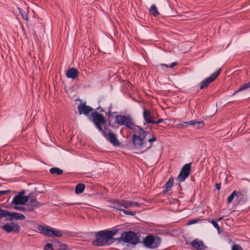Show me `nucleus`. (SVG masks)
Returning a JSON list of instances; mask_svg holds the SVG:
<instances>
[{
    "label": "nucleus",
    "instance_id": "obj_29",
    "mask_svg": "<svg viewBox=\"0 0 250 250\" xmlns=\"http://www.w3.org/2000/svg\"><path fill=\"white\" fill-rule=\"evenodd\" d=\"M47 226L39 225L37 227L38 231L41 234L44 235L45 229L47 227Z\"/></svg>",
    "mask_w": 250,
    "mask_h": 250
},
{
    "label": "nucleus",
    "instance_id": "obj_40",
    "mask_svg": "<svg viewBox=\"0 0 250 250\" xmlns=\"http://www.w3.org/2000/svg\"><path fill=\"white\" fill-rule=\"evenodd\" d=\"M198 221V219H193L189 221L188 223V225H192L195 223H197Z\"/></svg>",
    "mask_w": 250,
    "mask_h": 250
},
{
    "label": "nucleus",
    "instance_id": "obj_7",
    "mask_svg": "<svg viewBox=\"0 0 250 250\" xmlns=\"http://www.w3.org/2000/svg\"><path fill=\"white\" fill-rule=\"evenodd\" d=\"M145 245L149 248L154 249L157 248L160 244V239L158 237H155L152 235L146 236L144 240Z\"/></svg>",
    "mask_w": 250,
    "mask_h": 250
},
{
    "label": "nucleus",
    "instance_id": "obj_5",
    "mask_svg": "<svg viewBox=\"0 0 250 250\" xmlns=\"http://www.w3.org/2000/svg\"><path fill=\"white\" fill-rule=\"evenodd\" d=\"M89 119L94 122L99 130L103 131L102 125L105 124V121L102 115L96 112H92V115L89 117Z\"/></svg>",
    "mask_w": 250,
    "mask_h": 250
},
{
    "label": "nucleus",
    "instance_id": "obj_41",
    "mask_svg": "<svg viewBox=\"0 0 250 250\" xmlns=\"http://www.w3.org/2000/svg\"><path fill=\"white\" fill-rule=\"evenodd\" d=\"M156 137L153 135L152 138H150L149 140H148V142L150 143H153V142H155L156 141Z\"/></svg>",
    "mask_w": 250,
    "mask_h": 250
},
{
    "label": "nucleus",
    "instance_id": "obj_13",
    "mask_svg": "<svg viewBox=\"0 0 250 250\" xmlns=\"http://www.w3.org/2000/svg\"><path fill=\"white\" fill-rule=\"evenodd\" d=\"M123 125H125L126 127L131 129L133 131L134 130H136V131L140 130V127L134 125L133 123L132 119L129 116L126 117V119L125 120Z\"/></svg>",
    "mask_w": 250,
    "mask_h": 250
},
{
    "label": "nucleus",
    "instance_id": "obj_21",
    "mask_svg": "<svg viewBox=\"0 0 250 250\" xmlns=\"http://www.w3.org/2000/svg\"><path fill=\"white\" fill-rule=\"evenodd\" d=\"M54 244L55 246L58 248V250H71L65 244L60 242H57Z\"/></svg>",
    "mask_w": 250,
    "mask_h": 250
},
{
    "label": "nucleus",
    "instance_id": "obj_31",
    "mask_svg": "<svg viewBox=\"0 0 250 250\" xmlns=\"http://www.w3.org/2000/svg\"><path fill=\"white\" fill-rule=\"evenodd\" d=\"M237 194V193L235 191H233V192L229 196L228 198V202L230 203L232 202L233 199H234V196Z\"/></svg>",
    "mask_w": 250,
    "mask_h": 250
},
{
    "label": "nucleus",
    "instance_id": "obj_10",
    "mask_svg": "<svg viewBox=\"0 0 250 250\" xmlns=\"http://www.w3.org/2000/svg\"><path fill=\"white\" fill-rule=\"evenodd\" d=\"M1 228L7 233L16 232L19 230L20 227L17 224L11 222L5 224Z\"/></svg>",
    "mask_w": 250,
    "mask_h": 250
},
{
    "label": "nucleus",
    "instance_id": "obj_25",
    "mask_svg": "<svg viewBox=\"0 0 250 250\" xmlns=\"http://www.w3.org/2000/svg\"><path fill=\"white\" fill-rule=\"evenodd\" d=\"M250 87V82H249L248 83H244L242 85V86L236 91L233 93V95H235L237 92L242 91L243 90H244L245 89H247Z\"/></svg>",
    "mask_w": 250,
    "mask_h": 250
},
{
    "label": "nucleus",
    "instance_id": "obj_4",
    "mask_svg": "<svg viewBox=\"0 0 250 250\" xmlns=\"http://www.w3.org/2000/svg\"><path fill=\"white\" fill-rule=\"evenodd\" d=\"M113 207L120 210H123V208H128L131 207H139V204L136 202L121 200L120 201L115 200L113 203Z\"/></svg>",
    "mask_w": 250,
    "mask_h": 250
},
{
    "label": "nucleus",
    "instance_id": "obj_45",
    "mask_svg": "<svg viewBox=\"0 0 250 250\" xmlns=\"http://www.w3.org/2000/svg\"><path fill=\"white\" fill-rule=\"evenodd\" d=\"M65 205L66 206H70V205H78V203H72V204H68V203H66Z\"/></svg>",
    "mask_w": 250,
    "mask_h": 250
},
{
    "label": "nucleus",
    "instance_id": "obj_22",
    "mask_svg": "<svg viewBox=\"0 0 250 250\" xmlns=\"http://www.w3.org/2000/svg\"><path fill=\"white\" fill-rule=\"evenodd\" d=\"M84 188H85V186L83 184H79L76 187L75 192L77 194L81 193L83 191Z\"/></svg>",
    "mask_w": 250,
    "mask_h": 250
},
{
    "label": "nucleus",
    "instance_id": "obj_23",
    "mask_svg": "<svg viewBox=\"0 0 250 250\" xmlns=\"http://www.w3.org/2000/svg\"><path fill=\"white\" fill-rule=\"evenodd\" d=\"M173 179L172 178H170L169 180L166 183V185L164 186V188L165 189L166 191H167L169 190L173 185Z\"/></svg>",
    "mask_w": 250,
    "mask_h": 250
},
{
    "label": "nucleus",
    "instance_id": "obj_8",
    "mask_svg": "<svg viewBox=\"0 0 250 250\" xmlns=\"http://www.w3.org/2000/svg\"><path fill=\"white\" fill-rule=\"evenodd\" d=\"M191 166L190 164L185 165L182 168L181 171L178 176V179L183 182L189 176Z\"/></svg>",
    "mask_w": 250,
    "mask_h": 250
},
{
    "label": "nucleus",
    "instance_id": "obj_37",
    "mask_svg": "<svg viewBox=\"0 0 250 250\" xmlns=\"http://www.w3.org/2000/svg\"><path fill=\"white\" fill-rule=\"evenodd\" d=\"M6 210L1 209L0 208V218L6 217Z\"/></svg>",
    "mask_w": 250,
    "mask_h": 250
},
{
    "label": "nucleus",
    "instance_id": "obj_26",
    "mask_svg": "<svg viewBox=\"0 0 250 250\" xmlns=\"http://www.w3.org/2000/svg\"><path fill=\"white\" fill-rule=\"evenodd\" d=\"M50 172L52 174H57V175H61L63 172V171L62 169H60L57 167H54V168H50Z\"/></svg>",
    "mask_w": 250,
    "mask_h": 250
},
{
    "label": "nucleus",
    "instance_id": "obj_6",
    "mask_svg": "<svg viewBox=\"0 0 250 250\" xmlns=\"http://www.w3.org/2000/svg\"><path fill=\"white\" fill-rule=\"evenodd\" d=\"M121 239L125 243L132 244H136L138 243L139 239L135 233L132 231L125 232L122 233Z\"/></svg>",
    "mask_w": 250,
    "mask_h": 250
},
{
    "label": "nucleus",
    "instance_id": "obj_2",
    "mask_svg": "<svg viewBox=\"0 0 250 250\" xmlns=\"http://www.w3.org/2000/svg\"><path fill=\"white\" fill-rule=\"evenodd\" d=\"M134 133L132 136V141L134 146L136 149H139L143 148L144 144V139L146 135V132L140 127V130L133 131Z\"/></svg>",
    "mask_w": 250,
    "mask_h": 250
},
{
    "label": "nucleus",
    "instance_id": "obj_39",
    "mask_svg": "<svg viewBox=\"0 0 250 250\" xmlns=\"http://www.w3.org/2000/svg\"><path fill=\"white\" fill-rule=\"evenodd\" d=\"M232 250H243V249L238 245H234L232 247Z\"/></svg>",
    "mask_w": 250,
    "mask_h": 250
},
{
    "label": "nucleus",
    "instance_id": "obj_11",
    "mask_svg": "<svg viewBox=\"0 0 250 250\" xmlns=\"http://www.w3.org/2000/svg\"><path fill=\"white\" fill-rule=\"evenodd\" d=\"M143 117L147 124H155L156 114L150 110L144 109Z\"/></svg>",
    "mask_w": 250,
    "mask_h": 250
},
{
    "label": "nucleus",
    "instance_id": "obj_44",
    "mask_svg": "<svg viewBox=\"0 0 250 250\" xmlns=\"http://www.w3.org/2000/svg\"><path fill=\"white\" fill-rule=\"evenodd\" d=\"M221 185L220 184H216V188L218 190H219L220 189Z\"/></svg>",
    "mask_w": 250,
    "mask_h": 250
},
{
    "label": "nucleus",
    "instance_id": "obj_3",
    "mask_svg": "<svg viewBox=\"0 0 250 250\" xmlns=\"http://www.w3.org/2000/svg\"><path fill=\"white\" fill-rule=\"evenodd\" d=\"M24 191H22L14 197L12 204L14 205L13 208L15 209L19 210H23L25 209V208L19 206L20 205L25 204L29 200L27 196L24 195Z\"/></svg>",
    "mask_w": 250,
    "mask_h": 250
},
{
    "label": "nucleus",
    "instance_id": "obj_28",
    "mask_svg": "<svg viewBox=\"0 0 250 250\" xmlns=\"http://www.w3.org/2000/svg\"><path fill=\"white\" fill-rule=\"evenodd\" d=\"M47 226L39 225L37 227L38 231L41 234L44 235L45 229L47 227Z\"/></svg>",
    "mask_w": 250,
    "mask_h": 250
},
{
    "label": "nucleus",
    "instance_id": "obj_32",
    "mask_svg": "<svg viewBox=\"0 0 250 250\" xmlns=\"http://www.w3.org/2000/svg\"><path fill=\"white\" fill-rule=\"evenodd\" d=\"M51 227L48 226L45 229L44 235L48 237H50V231Z\"/></svg>",
    "mask_w": 250,
    "mask_h": 250
},
{
    "label": "nucleus",
    "instance_id": "obj_36",
    "mask_svg": "<svg viewBox=\"0 0 250 250\" xmlns=\"http://www.w3.org/2000/svg\"><path fill=\"white\" fill-rule=\"evenodd\" d=\"M121 211H123L125 214H127V215L134 216L136 214V213L135 212L128 211L125 209H123V210H121Z\"/></svg>",
    "mask_w": 250,
    "mask_h": 250
},
{
    "label": "nucleus",
    "instance_id": "obj_12",
    "mask_svg": "<svg viewBox=\"0 0 250 250\" xmlns=\"http://www.w3.org/2000/svg\"><path fill=\"white\" fill-rule=\"evenodd\" d=\"M220 73V70L217 72H214L210 77L202 81L201 83L200 88L203 89L207 87L209 83L213 81L218 76Z\"/></svg>",
    "mask_w": 250,
    "mask_h": 250
},
{
    "label": "nucleus",
    "instance_id": "obj_34",
    "mask_svg": "<svg viewBox=\"0 0 250 250\" xmlns=\"http://www.w3.org/2000/svg\"><path fill=\"white\" fill-rule=\"evenodd\" d=\"M211 223L212 224V225L214 226V227L215 228L217 229L218 233H220L219 226L218 225V224L216 222V221H215L213 220H212L211 221Z\"/></svg>",
    "mask_w": 250,
    "mask_h": 250
},
{
    "label": "nucleus",
    "instance_id": "obj_24",
    "mask_svg": "<svg viewBox=\"0 0 250 250\" xmlns=\"http://www.w3.org/2000/svg\"><path fill=\"white\" fill-rule=\"evenodd\" d=\"M29 205L32 207L39 208L41 207L42 204L38 202L35 199H31Z\"/></svg>",
    "mask_w": 250,
    "mask_h": 250
},
{
    "label": "nucleus",
    "instance_id": "obj_17",
    "mask_svg": "<svg viewBox=\"0 0 250 250\" xmlns=\"http://www.w3.org/2000/svg\"><path fill=\"white\" fill-rule=\"evenodd\" d=\"M6 217H9L11 219H15L17 220H23L25 219V216L21 213L10 212L6 210Z\"/></svg>",
    "mask_w": 250,
    "mask_h": 250
},
{
    "label": "nucleus",
    "instance_id": "obj_47",
    "mask_svg": "<svg viewBox=\"0 0 250 250\" xmlns=\"http://www.w3.org/2000/svg\"><path fill=\"white\" fill-rule=\"evenodd\" d=\"M222 219V218H219L217 219V221H220V220H221Z\"/></svg>",
    "mask_w": 250,
    "mask_h": 250
},
{
    "label": "nucleus",
    "instance_id": "obj_27",
    "mask_svg": "<svg viewBox=\"0 0 250 250\" xmlns=\"http://www.w3.org/2000/svg\"><path fill=\"white\" fill-rule=\"evenodd\" d=\"M150 13L152 15L156 16L159 14V12L157 10V7L155 5H152L150 8Z\"/></svg>",
    "mask_w": 250,
    "mask_h": 250
},
{
    "label": "nucleus",
    "instance_id": "obj_18",
    "mask_svg": "<svg viewBox=\"0 0 250 250\" xmlns=\"http://www.w3.org/2000/svg\"><path fill=\"white\" fill-rule=\"evenodd\" d=\"M66 75L67 78L75 79L77 77L78 73L76 69L72 68L67 71Z\"/></svg>",
    "mask_w": 250,
    "mask_h": 250
},
{
    "label": "nucleus",
    "instance_id": "obj_16",
    "mask_svg": "<svg viewBox=\"0 0 250 250\" xmlns=\"http://www.w3.org/2000/svg\"><path fill=\"white\" fill-rule=\"evenodd\" d=\"M184 124H188V125L195 126L197 128L199 129L204 125V123L203 121H197L196 120H192L189 122H183L181 123L182 125Z\"/></svg>",
    "mask_w": 250,
    "mask_h": 250
},
{
    "label": "nucleus",
    "instance_id": "obj_30",
    "mask_svg": "<svg viewBox=\"0 0 250 250\" xmlns=\"http://www.w3.org/2000/svg\"><path fill=\"white\" fill-rule=\"evenodd\" d=\"M19 12L21 13L22 18L26 21H28V17L25 12L22 11L21 8H18Z\"/></svg>",
    "mask_w": 250,
    "mask_h": 250
},
{
    "label": "nucleus",
    "instance_id": "obj_19",
    "mask_svg": "<svg viewBox=\"0 0 250 250\" xmlns=\"http://www.w3.org/2000/svg\"><path fill=\"white\" fill-rule=\"evenodd\" d=\"M63 234V232L60 230L54 229L51 227L50 231V237L54 236L56 237H61Z\"/></svg>",
    "mask_w": 250,
    "mask_h": 250
},
{
    "label": "nucleus",
    "instance_id": "obj_33",
    "mask_svg": "<svg viewBox=\"0 0 250 250\" xmlns=\"http://www.w3.org/2000/svg\"><path fill=\"white\" fill-rule=\"evenodd\" d=\"M51 227L48 226L45 229L44 235L48 237H50V231Z\"/></svg>",
    "mask_w": 250,
    "mask_h": 250
},
{
    "label": "nucleus",
    "instance_id": "obj_43",
    "mask_svg": "<svg viewBox=\"0 0 250 250\" xmlns=\"http://www.w3.org/2000/svg\"><path fill=\"white\" fill-rule=\"evenodd\" d=\"M163 119H159L157 121H156L155 120V124H159V123H162V122H163Z\"/></svg>",
    "mask_w": 250,
    "mask_h": 250
},
{
    "label": "nucleus",
    "instance_id": "obj_20",
    "mask_svg": "<svg viewBox=\"0 0 250 250\" xmlns=\"http://www.w3.org/2000/svg\"><path fill=\"white\" fill-rule=\"evenodd\" d=\"M126 116L118 115L115 117V123L120 125H123Z\"/></svg>",
    "mask_w": 250,
    "mask_h": 250
},
{
    "label": "nucleus",
    "instance_id": "obj_15",
    "mask_svg": "<svg viewBox=\"0 0 250 250\" xmlns=\"http://www.w3.org/2000/svg\"><path fill=\"white\" fill-rule=\"evenodd\" d=\"M104 135L113 145L118 146L120 145V143L119 141L116 139V136L114 133L109 132L108 134H106L105 133H104Z\"/></svg>",
    "mask_w": 250,
    "mask_h": 250
},
{
    "label": "nucleus",
    "instance_id": "obj_42",
    "mask_svg": "<svg viewBox=\"0 0 250 250\" xmlns=\"http://www.w3.org/2000/svg\"><path fill=\"white\" fill-rule=\"evenodd\" d=\"M9 192V190H2L0 191V197L3 195L7 194Z\"/></svg>",
    "mask_w": 250,
    "mask_h": 250
},
{
    "label": "nucleus",
    "instance_id": "obj_35",
    "mask_svg": "<svg viewBox=\"0 0 250 250\" xmlns=\"http://www.w3.org/2000/svg\"><path fill=\"white\" fill-rule=\"evenodd\" d=\"M44 250H53V246L51 244L47 243L44 248Z\"/></svg>",
    "mask_w": 250,
    "mask_h": 250
},
{
    "label": "nucleus",
    "instance_id": "obj_14",
    "mask_svg": "<svg viewBox=\"0 0 250 250\" xmlns=\"http://www.w3.org/2000/svg\"><path fill=\"white\" fill-rule=\"evenodd\" d=\"M191 246L196 250H202L205 249L207 247L205 245L203 242L199 239H195L190 243Z\"/></svg>",
    "mask_w": 250,
    "mask_h": 250
},
{
    "label": "nucleus",
    "instance_id": "obj_1",
    "mask_svg": "<svg viewBox=\"0 0 250 250\" xmlns=\"http://www.w3.org/2000/svg\"><path fill=\"white\" fill-rule=\"evenodd\" d=\"M117 230H103L98 232L96 234L97 239L93 241L94 245L104 246L109 245L114 241L113 236L117 233Z\"/></svg>",
    "mask_w": 250,
    "mask_h": 250
},
{
    "label": "nucleus",
    "instance_id": "obj_38",
    "mask_svg": "<svg viewBox=\"0 0 250 250\" xmlns=\"http://www.w3.org/2000/svg\"><path fill=\"white\" fill-rule=\"evenodd\" d=\"M176 65H177V63L175 62L171 63L169 66L167 64H161V66H164L166 67H170V68H172V67H174L175 66H176Z\"/></svg>",
    "mask_w": 250,
    "mask_h": 250
},
{
    "label": "nucleus",
    "instance_id": "obj_9",
    "mask_svg": "<svg viewBox=\"0 0 250 250\" xmlns=\"http://www.w3.org/2000/svg\"><path fill=\"white\" fill-rule=\"evenodd\" d=\"M78 109L80 114H84L85 116H88L93 110L92 107L87 105L85 103L83 102H81L79 104Z\"/></svg>",
    "mask_w": 250,
    "mask_h": 250
},
{
    "label": "nucleus",
    "instance_id": "obj_46",
    "mask_svg": "<svg viewBox=\"0 0 250 250\" xmlns=\"http://www.w3.org/2000/svg\"><path fill=\"white\" fill-rule=\"evenodd\" d=\"M186 124H184V125H181V124L180 125L181 126V128H183V127H186Z\"/></svg>",
    "mask_w": 250,
    "mask_h": 250
}]
</instances>
